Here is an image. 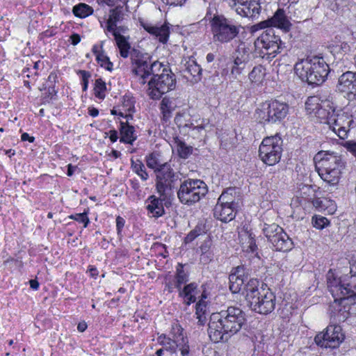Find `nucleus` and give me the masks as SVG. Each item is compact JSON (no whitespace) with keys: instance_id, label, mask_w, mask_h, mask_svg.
<instances>
[{"instance_id":"nucleus-1","label":"nucleus","mask_w":356,"mask_h":356,"mask_svg":"<svg viewBox=\"0 0 356 356\" xmlns=\"http://www.w3.org/2000/svg\"><path fill=\"white\" fill-rule=\"evenodd\" d=\"M131 61L136 83L140 89L146 90L149 98L159 99L175 89V74L162 63L150 62L149 56L139 50L131 51Z\"/></svg>"},{"instance_id":"nucleus-2","label":"nucleus","mask_w":356,"mask_h":356,"mask_svg":"<svg viewBox=\"0 0 356 356\" xmlns=\"http://www.w3.org/2000/svg\"><path fill=\"white\" fill-rule=\"evenodd\" d=\"M245 314L239 307H229L210 316L208 334L214 343L227 341L240 331L245 322Z\"/></svg>"},{"instance_id":"nucleus-3","label":"nucleus","mask_w":356,"mask_h":356,"mask_svg":"<svg viewBox=\"0 0 356 356\" xmlns=\"http://www.w3.org/2000/svg\"><path fill=\"white\" fill-rule=\"evenodd\" d=\"M327 288L334 300L330 307L338 321H345L350 316V306L347 302L356 295V285L346 282V277H337L332 270L327 274Z\"/></svg>"},{"instance_id":"nucleus-4","label":"nucleus","mask_w":356,"mask_h":356,"mask_svg":"<svg viewBox=\"0 0 356 356\" xmlns=\"http://www.w3.org/2000/svg\"><path fill=\"white\" fill-rule=\"evenodd\" d=\"M259 281L251 279L244 287L243 291L248 305L252 310L261 314L271 313L275 307V296L269 289H259Z\"/></svg>"},{"instance_id":"nucleus-5","label":"nucleus","mask_w":356,"mask_h":356,"mask_svg":"<svg viewBox=\"0 0 356 356\" xmlns=\"http://www.w3.org/2000/svg\"><path fill=\"white\" fill-rule=\"evenodd\" d=\"M316 168L321 178L330 186L339 182L345 163L341 156L334 152H319L314 156Z\"/></svg>"},{"instance_id":"nucleus-6","label":"nucleus","mask_w":356,"mask_h":356,"mask_svg":"<svg viewBox=\"0 0 356 356\" xmlns=\"http://www.w3.org/2000/svg\"><path fill=\"white\" fill-rule=\"evenodd\" d=\"M294 70L302 81L310 85H320L327 78L329 66L323 58L314 56L296 63Z\"/></svg>"},{"instance_id":"nucleus-7","label":"nucleus","mask_w":356,"mask_h":356,"mask_svg":"<svg viewBox=\"0 0 356 356\" xmlns=\"http://www.w3.org/2000/svg\"><path fill=\"white\" fill-rule=\"evenodd\" d=\"M213 42L216 44H228L239 35L241 26L223 15H214L210 20Z\"/></svg>"},{"instance_id":"nucleus-8","label":"nucleus","mask_w":356,"mask_h":356,"mask_svg":"<svg viewBox=\"0 0 356 356\" xmlns=\"http://www.w3.org/2000/svg\"><path fill=\"white\" fill-rule=\"evenodd\" d=\"M254 44L257 56L267 60L275 58L284 48L280 36L275 35L272 29L264 31Z\"/></svg>"},{"instance_id":"nucleus-9","label":"nucleus","mask_w":356,"mask_h":356,"mask_svg":"<svg viewBox=\"0 0 356 356\" xmlns=\"http://www.w3.org/2000/svg\"><path fill=\"white\" fill-rule=\"evenodd\" d=\"M289 109V106L286 103L273 99L260 104L255 115L261 123H276L286 118Z\"/></svg>"},{"instance_id":"nucleus-10","label":"nucleus","mask_w":356,"mask_h":356,"mask_svg":"<svg viewBox=\"0 0 356 356\" xmlns=\"http://www.w3.org/2000/svg\"><path fill=\"white\" fill-rule=\"evenodd\" d=\"M207 191V186L203 181L187 179L181 184L177 197L181 203L191 205L199 202Z\"/></svg>"},{"instance_id":"nucleus-11","label":"nucleus","mask_w":356,"mask_h":356,"mask_svg":"<svg viewBox=\"0 0 356 356\" xmlns=\"http://www.w3.org/2000/svg\"><path fill=\"white\" fill-rule=\"evenodd\" d=\"M282 152V140L278 135L266 137L259 149L261 160L268 165L278 163Z\"/></svg>"},{"instance_id":"nucleus-12","label":"nucleus","mask_w":356,"mask_h":356,"mask_svg":"<svg viewBox=\"0 0 356 356\" xmlns=\"http://www.w3.org/2000/svg\"><path fill=\"white\" fill-rule=\"evenodd\" d=\"M179 179V173L175 172L169 163H164L156 173V187L160 197L169 196Z\"/></svg>"},{"instance_id":"nucleus-13","label":"nucleus","mask_w":356,"mask_h":356,"mask_svg":"<svg viewBox=\"0 0 356 356\" xmlns=\"http://www.w3.org/2000/svg\"><path fill=\"white\" fill-rule=\"evenodd\" d=\"M322 122L327 124L329 128L341 139H345L348 136L353 120L352 115L345 111H340L336 113L333 104L332 112L330 113L327 118H325Z\"/></svg>"},{"instance_id":"nucleus-14","label":"nucleus","mask_w":356,"mask_h":356,"mask_svg":"<svg viewBox=\"0 0 356 356\" xmlns=\"http://www.w3.org/2000/svg\"><path fill=\"white\" fill-rule=\"evenodd\" d=\"M263 232L276 250L286 252L292 248V241L277 224H265Z\"/></svg>"},{"instance_id":"nucleus-15","label":"nucleus","mask_w":356,"mask_h":356,"mask_svg":"<svg viewBox=\"0 0 356 356\" xmlns=\"http://www.w3.org/2000/svg\"><path fill=\"white\" fill-rule=\"evenodd\" d=\"M344 337L340 325H330L326 327L325 332H321L315 337L314 341L321 347L336 348L342 343Z\"/></svg>"},{"instance_id":"nucleus-16","label":"nucleus","mask_w":356,"mask_h":356,"mask_svg":"<svg viewBox=\"0 0 356 356\" xmlns=\"http://www.w3.org/2000/svg\"><path fill=\"white\" fill-rule=\"evenodd\" d=\"M332 105L333 103L328 99L323 100L318 96H311L305 102V109L308 114L314 115L322 122L332 112Z\"/></svg>"},{"instance_id":"nucleus-17","label":"nucleus","mask_w":356,"mask_h":356,"mask_svg":"<svg viewBox=\"0 0 356 356\" xmlns=\"http://www.w3.org/2000/svg\"><path fill=\"white\" fill-rule=\"evenodd\" d=\"M236 13L246 17H254L259 13L261 6L259 0H225Z\"/></svg>"},{"instance_id":"nucleus-18","label":"nucleus","mask_w":356,"mask_h":356,"mask_svg":"<svg viewBox=\"0 0 356 356\" xmlns=\"http://www.w3.org/2000/svg\"><path fill=\"white\" fill-rule=\"evenodd\" d=\"M337 90L349 100L356 99V72L347 71L338 79Z\"/></svg>"},{"instance_id":"nucleus-19","label":"nucleus","mask_w":356,"mask_h":356,"mask_svg":"<svg viewBox=\"0 0 356 356\" xmlns=\"http://www.w3.org/2000/svg\"><path fill=\"white\" fill-rule=\"evenodd\" d=\"M170 336L171 337H168L162 334L158 337L157 341L167 351L175 353L178 348L177 343L179 341L183 340V329L181 327L177 324L172 325Z\"/></svg>"},{"instance_id":"nucleus-20","label":"nucleus","mask_w":356,"mask_h":356,"mask_svg":"<svg viewBox=\"0 0 356 356\" xmlns=\"http://www.w3.org/2000/svg\"><path fill=\"white\" fill-rule=\"evenodd\" d=\"M143 28L149 33L156 36L162 43H165L169 37L170 28L168 24H152L149 22H140Z\"/></svg>"},{"instance_id":"nucleus-21","label":"nucleus","mask_w":356,"mask_h":356,"mask_svg":"<svg viewBox=\"0 0 356 356\" xmlns=\"http://www.w3.org/2000/svg\"><path fill=\"white\" fill-rule=\"evenodd\" d=\"M264 24L266 26L277 27L283 30L284 32L289 31L292 26L288 17L284 14V11L282 9H278L273 17H271L268 21L261 22L259 25L263 28L265 26H263Z\"/></svg>"},{"instance_id":"nucleus-22","label":"nucleus","mask_w":356,"mask_h":356,"mask_svg":"<svg viewBox=\"0 0 356 356\" xmlns=\"http://www.w3.org/2000/svg\"><path fill=\"white\" fill-rule=\"evenodd\" d=\"M236 208V207L228 204L223 205L221 203L217 202L213 209V215L215 218L222 222H229L235 217Z\"/></svg>"},{"instance_id":"nucleus-23","label":"nucleus","mask_w":356,"mask_h":356,"mask_svg":"<svg viewBox=\"0 0 356 356\" xmlns=\"http://www.w3.org/2000/svg\"><path fill=\"white\" fill-rule=\"evenodd\" d=\"M124 118H127L126 122H120V138L121 143L132 145L136 140L137 136L135 134V129L128 123L129 118H132L131 115H125Z\"/></svg>"},{"instance_id":"nucleus-24","label":"nucleus","mask_w":356,"mask_h":356,"mask_svg":"<svg viewBox=\"0 0 356 356\" xmlns=\"http://www.w3.org/2000/svg\"><path fill=\"white\" fill-rule=\"evenodd\" d=\"M238 240L243 251L254 252L257 250L254 238L247 228H243L238 232Z\"/></svg>"},{"instance_id":"nucleus-25","label":"nucleus","mask_w":356,"mask_h":356,"mask_svg":"<svg viewBox=\"0 0 356 356\" xmlns=\"http://www.w3.org/2000/svg\"><path fill=\"white\" fill-rule=\"evenodd\" d=\"M179 296L184 299L186 305H191L197 300L198 294L197 284L195 282L186 284L183 289H178Z\"/></svg>"},{"instance_id":"nucleus-26","label":"nucleus","mask_w":356,"mask_h":356,"mask_svg":"<svg viewBox=\"0 0 356 356\" xmlns=\"http://www.w3.org/2000/svg\"><path fill=\"white\" fill-rule=\"evenodd\" d=\"M243 269L238 266L229 276V289L233 293H238L244 284L243 278Z\"/></svg>"},{"instance_id":"nucleus-27","label":"nucleus","mask_w":356,"mask_h":356,"mask_svg":"<svg viewBox=\"0 0 356 356\" xmlns=\"http://www.w3.org/2000/svg\"><path fill=\"white\" fill-rule=\"evenodd\" d=\"M165 198H157L154 195L149 197V203L147 206V209L154 217H160L164 213V208L163 201Z\"/></svg>"},{"instance_id":"nucleus-28","label":"nucleus","mask_w":356,"mask_h":356,"mask_svg":"<svg viewBox=\"0 0 356 356\" xmlns=\"http://www.w3.org/2000/svg\"><path fill=\"white\" fill-rule=\"evenodd\" d=\"M123 19V8L122 6H116L115 8L110 10L104 29H109L113 26H115V25H117L118 23L121 22Z\"/></svg>"},{"instance_id":"nucleus-29","label":"nucleus","mask_w":356,"mask_h":356,"mask_svg":"<svg viewBox=\"0 0 356 356\" xmlns=\"http://www.w3.org/2000/svg\"><path fill=\"white\" fill-rule=\"evenodd\" d=\"M266 74V68L261 65H258L254 66L249 73L248 79L251 83H253L256 86H259L262 84L263 81H264Z\"/></svg>"},{"instance_id":"nucleus-30","label":"nucleus","mask_w":356,"mask_h":356,"mask_svg":"<svg viewBox=\"0 0 356 356\" xmlns=\"http://www.w3.org/2000/svg\"><path fill=\"white\" fill-rule=\"evenodd\" d=\"M236 191L235 188H227L219 197L218 203H221L223 205L228 204L237 207L238 203L236 201Z\"/></svg>"},{"instance_id":"nucleus-31","label":"nucleus","mask_w":356,"mask_h":356,"mask_svg":"<svg viewBox=\"0 0 356 356\" xmlns=\"http://www.w3.org/2000/svg\"><path fill=\"white\" fill-rule=\"evenodd\" d=\"M250 60V50L245 44H241L238 47L234 56V63H248Z\"/></svg>"},{"instance_id":"nucleus-32","label":"nucleus","mask_w":356,"mask_h":356,"mask_svg":"<svg viewBox=\"0 0 356 356\" xmlns=\"http://www.w3.org/2000/svg\"><path fill=\"white\" fill-rule=\"evenodd\" d=\"M175 107L176 105L170 99L164 97L162 99L160 108L161 110L163 120L167 121L171 118L172 112L175 110Z\"/></svg>"},{"instance_id":"nucleus-33","label":"nucleus","mask_w":356,"mask_h":356,"mask_svg":"<svg viewBox=\"0 0 356 356\" xmlns=\"http://www.w3.org/2000/svg\"><path fill=\"white\" fill-rule=\"evenodd\" d=\"M129 37L127 38H119L118 39H115L116 42V45L119 49L120 54L122 58H127L129 56H131V53L133 50H136L135 49H131V45L129 42Z\"/></svg>"},{"instance_id":"nucleus-34","label":"nucleus","mask_w":356,"mask_h":356,"mask_svg":"<svg viewBox=\"0 0 356 356\" xmlns=\"http://www.w3.org/2000/svg\"><path fill=\"white\" fill-rule=\"evenodd\" d=\"M188 280V275L184 270V266L179 264L176 269L175 277V286L177 289H180L181 285L186 284Z\"/></svg>"},{"instance_id":"nucleus-35","label":"nucleus","mask_w":356,"mask_h":356,"mask_svg":"<svg viewBox=\"0 0 356 356\" xmlns=\"http://www.w3.org/2000/svg\"><path fill=\"white\" fill-rule=\"evenodd\" d=\"M186 71L195 80L200 79L202 68L193 59H189L185 64Z\"/></svg>"},{"instance_id":"nucleus-36","label":"nucleus","mask_w":356,"mask_h":356,"mask_svg":"<svg viewBox=\"0 0 356 356\" xmlns=\"http://www.w3.org/2000/svg\"><path fill=\"white\" fill-rule=\"evenodd\" d=\"M200 122L199 123L197 120H192L189 123L185 124L184 127H188L191 129L193 132V135L195 136L196 134H201L202 132L205 129L207 125L209 124L207 120L205 119H199Z\"/></svg>"},{"instance_id":"nucleus-37","label":"nucleus","mask_w":356,"mask_h":356,"mask_svg":"<svg viewBox=\"0 0 356 356\" xmlns=\"http://www.w3.org/2000/svg\"><path fill=\"white\" fill-rule=\"evenodd\" d=\"M131 168L133 171L136 173L142 180L146 181L149 175L146 172L144 164L140 160H131Z\"/></svg>"},{"instance_id":"nucleus-38","label":"nucleus","mask_w":356,"mask_h":356,"mask_svg":"<svg viewBox=\"0 0 356 356\" xmlns=\"http://www.w3.org/2000/svg\"><path fill=\"white\" fill-rule=\"evenodd\" d=\"M72 11L75 16L83 18L92 14L93 10L87 4L79 3L74 6Z\"/></svg>"},{"instance_id":"nucleus-39","label":"nucleus","mask_w":356,"mask_h":356,"mask_svg":"<svg viewBox=\"0 0 356 356\" xmlns=\"http://www.w3.org/2000/svg\"><path fill=\"white\" fill-rule=\"evenodd\" d=\"M146 163L148 168L154 170L156 173L163 164L161 163L159 155L156 153H152L146 157Z\"/></svg>"},{"instance_id":"nucleus-40","label":"nucleus","mask_w":356,"mask_h":356,"mask_svg":"<svg viewBox=\"0 0 356 356\" xmlns=\"http://www.w3.org/2000/svg\"><path fill=\"white\" fill-rule=\"evenodd\" d=\"M128 27L126 26H113L109 29H104V33L107 35L108 33H111L114 37V39H118L119 38H127L123 34H125L128 31Z\"/></svg>"},{"instance_id":"nucleus-41","label":"nucleus","mask_w":356,"mask_h":356,"mask_svg":"<svg viewBox=\"0 0 356 356\" xmlns=\"http://www.w3.org/2000/svg\"><path fill=\"white\" fill-rule=\"evenodd\" d=\"M106 83L102 79L95 81V95L99 99H104L105 97Z\"/></svg>"},{"instance_id":"nucleus-42","label":"nucleus","mask_w":356,"mask_h":356,"mask_svg":"<svg viewBox=\"0 0 356 356\" xmlns=\"http://www.w3.org/2000/svg\"><path fill=\"white\" fill-rule=\"evenodd\" d=\"M96 60L101 67H104L110 72L113 70V63L111 62L109 58L104 52L102 54H98L97 57H96Z\"/></svg>"},{"instance_id":"nucleus-43","label":"nucleus","mask_w":356,"mask_h":356,"mask_svg":"<svg viewBox=\"0 0 356 356\" xmlns=\"http://www.w3.org/2000/svg\"><path fill=\"white\" fill-rule=\"evenodd\" d=\"M177 152L180 157L186 159L192 153V147L179 141L177 144Z\"/></svg>"},{"instance_id":"nucleus-44","label":"nucleus","mask_w":356,"mask_h":356,"mask_svg":"<svg viewBox=\"0 0 356 356\" xmlns=\"http://www.w3.org/2000/svg\"><path fill=\"white\" fill-rule=\"evenodd\" d=\"M312 224L316 229H322L329 225V220L325 217L316 216L312 218Z\"/></svg>"},{"instance_id":"nucleus-45","label":"nucleus","mask_w":356,"mask_h":356,"mask_svg":"<svg viewBox=\"0 0 356 356\" xmlns=\"http://www.w3.org/2000/svg\"><path fill=\"white\" fill-rule=\"evenodd\" d=\"M248 63H241V64L239 63H234L233 64V66L232 67L231 70V74L236 79L238 77V76L242 74L247 66Z\"/></svg>"},{"instance_id":"nucleus-46","label":"nucleus","mask_w":356,"mask_h":356,"mask_svg":"<svg viewBox=\"0 0 356 356\" xmlns=\"http://www.w3.org/2000/svg\"><path fill=\"white\" fill-rule=\"evenodd\" d=\"M88 213L83 212L81 213H75L69 216L70 219L74 220L77 222L83 223L84 227H86L90 222L87 216Z\"/></svg>"},{"instance_id":"nucleus-47","label":"nucleus","mask_w":356,"mask_h":356,"mask_svg":"<svg viewBox=\"0 0 356 356\" xmlns=\"http://www.w3.org/2000/svg\"><path fill=\"white\" fill-rule=\"evenodd\" d=\"M177 345L181 356H188L189 354V345L187 338L183 335V340L179 341Z\"/></svg>"},{"instance_id":"nucleus-48","label":"nucleus","mask_w":356,"mask_h":356,"mask_svg":"<svg viewBox=\"0 0 356 356\" xmlns=\"http://www.w3.org/2000/svg\"><path fill=\"white\" fill-rule=\"evenodd\" d=\"M346 0H330L329 6L334 10H338L340 8L343 7Z\"/></svg>"},{"instance_id":"nucleus-49","label":"nucleus","mask_w":356,"mask_h":356,"mask_svg":"<svg viewBox=\"0 0 356 356\" xmlns=\"http://www.w3.org/2000/svg\"><path fill=\"white\" fill-rule=\"evenodd\" d=\"M80 74H81V77H82L83 90H86L88 88V79L90 78V74L89 72H88L85 70H81Z\"/></svg>"},{"instance_id":"nucleus-50","label":"nucleus","mask_w":356,"mask_h":356,"mask_svg":"<svg viewBox=\"0 0 356 356\" xmlns=\"http://www.w3.org/2000/svg\"><path fill=\"white\" fill-rule=\"evenodd\" d=\"M57 75L56 73H54V72H51L49 76H48V79H47V83H50L51 84L49 86V88H52V92H54V94L56 93V92L54 90V87L52 86H53V83H56V81H57Z\"/></svg>"},{"instance_id":"nucleus-51","label":"nucleus","mask_w":356,"mask_h":356,"mask_svg":"<svg viewBox=\"0 0 356 356\" xmlns=\"http://www.w3.org/2000/svg\"><path fill=\"white\" fill-rule=\"evenodd\" d=\"M199 234L197 231L193 230L191 231L186 237L184 239V241L186 243L192 242L197 236Z\"/></svg>"},{"instance_id":"nucleus-52","label":"nucleus","mask_w":356,"mask_h":356,"mask_svg":"<svg viewBox=\"0 0 356 356\" xmlns=\"http://www.w3.org/2000/svg\"><path fill=\"white\" fill-rule=\"evenodd\" d=\"M186 0H162V1L170 6H181Z\"/></svg>"},{"instance_id":"nucleus-53","label":"nucleus","mask_w":356,"mask_h":356,"mask_svg":"<svg viewBox=\"0 0 356 356\" xmlns=\"http://www.w3.org/2000/svg\"><path fill=\"white\" fill-rule=\"evenodd\" d=\"M207 307L206 305H202L201 303H197L196 305V315H199L200 314H205Z\"/></svg>"},{"instance_id":"nucleus-54","label":"nucleus","mask_w":356,"mask_h":356,"mask_svg":"<svg viewBox=\"0 0 356 356\" xmlns=\"http://www.w3.org/2000/svg\"><path fill=\"white\" fill-rule=\"evenodd\" d=\"M124 220L122 217L118 216L116 218V227L118 232L121 230V229L124 227Z\"/></svg>"},{"instance_id":"nucleus-55","label":"nucleus","mask_w":356,"mask_h":356,"mask_svg":"<svg viewBox=\"0 0 356 356\" xmlns=\"http://www.w3.org/2000/svg\"><path fill=\"white\" fill-rule=\"evenodd\" d=\"M109 134H110L109 138H110L111 141L113 143L117 141V140L118 138V131L116 130H111Z\"/></svg>"},{"instance_id":"nucleus-56","label":"nucleus","mask_w":356,"mask_h":356,"mask_svg":"<svg viewBox=\"0 0 356 356\" xmlns=\"http://www.w3.org/2000/svg\"><path fill=\"white\" fill-rule=\"evenodd\" d=\"M21 139L22 141L28 140L30 143H33L35 140L33 136H30L27 133H24L22 134Z\"/></svg>"},{"instance_id":"nucleus-57","label":"nucleus","mask_w":356,"mask_h":356,"mask_svg":"<svg viewBox=\"0 0 356 356\" xmlns=\"http://www.w3.org/2000/svg\"><path fill=\"white\" fill-rule=\"evenodd\" d=\"M92 53L95 55V56H96V57H97V55H98V54H102V53H104V51H103V50H102V49L99 48V46H98L97 44H95V45L92 47Z\"/></svg>"},{"instance_id":"nucleus-58","label":"nucleus","mask_w":356,"mask_h":356,"mask_svg":"<svg viewBox=\"0 0 356 356\" xmlns=\"http://www.w3.org/2000/svg\"><path fill=\"white\" fill-rule=\"evenodd\" d=\"M207 298V295L206 292L204 291L200 296V299L198 300L197 303H201L202 305H207V302L206 301V299Z\"/></svg>"},{"instance_id":"nucleus-59","label":"nucleus","mask_w":356,"mask_h":356,"mask_svg":"<svg viewBox=\"0 0 356 356\" xmlns=\"http://www.w3.org/2000/svg\"><path fill=\"white\" fill-rule=\"evenodd\" d=\"M71 40H72V44L73 45H76V44H77L80 42L81 38H80L79 35H78V34H73V35H71Z\"/></svg>"},{"instance_id":"nucleus-60","label":"nucleus","mask_w":356,"mask_h":356,"mask_svg":"<svg viewBox=\"0 0 356 356\" xmlns=\"http://www.w3.org/2000/svg\"><path fill=\"white\" fill-rule=\"evenodd\" d=\"M87 327H88L87 323L85 321H82L78 324L77 330L79 332H83L87 329Z\"/></svg>"},{"instance_id":"nucleus-61","label":"nucleus","mask_w":356,"mask_h":356,"mask_svg":"<svg viewBox=\"0 0 356 356\" xmlns=\"http://www.w3.org/2000/svg\"><path fill=\"white\" fill-rule=\"evenodd\" d=\"M88 113L92 117H96L99 114V111L94 107H90L88 108Z\"/></svg>"},{"instance_id":"nucleus-62","label":"nucleus","mask_w":356,"mask_h":356,"mask_svg":"<svg viewBox=\"0 0 356 356\" xmlns=\"http://www.w3.org/2000/svg\"><path fill=\"white\" fill-rule=\"evenodd\" d=\"M29 283H30V286L31 288H32L33 289H35V290H37L39 287V283L37 280H31L29 281Z\"/></svg>"},{"instance_id":"nucleus-63","label":"nucleus","mask_w":356,"mask_h":356,"mask_svg":"<svg viewBox=\"0 0 356 356\" xmlns=\"http://www.w3.org/2000/svg\"><path fill=\"white\" fill-rule=\"evenodd\" d=\"M197 316V318L198 319V323L200 324V325H203L205 321H206V315L205 314H199V315H196Z\"/></svg>"},{"instance_id":"nucleus-64","label":"nucleus","mask_w":356,"mask_h":356,"mask_svg":"<svg viewBox=\"0 0 356 356\" xmlns=\"http://www.w3.org/2000/svg\"><path fill=\"white\" fill-rule=\"evenodd\" d=\"M350 273L356 279V261L351 265Z\"/></svg>"}]
</instances>
